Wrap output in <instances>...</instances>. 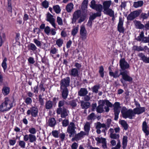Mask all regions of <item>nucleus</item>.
Masks as SVG:
<instances>
[{
	"label": "nucleus",
	"instance_id": "nucleus-1",
	"mask_svg": "<svg viewBox=\"0 0 149 149\" xmlns=\"http://www.w3.org/2000/svg\"><path fill=\"white\" fill-rule=\"evenodd\" d=\"M110 71L109 73V75L111 77H113L114 78L119 77L120 75L122 76V79L125 81H128L129 82H131L133 81V78L130 76L128 74L129 71H125L121 72L118 74V70H116L114 72L112 71V70L110 67L109 68Z\"/></svg>",
	"mask_w": 149,
	"mask_h": 149
},
{
	"label": "nucleus",
	"instance_id": "nucleus-2",
	"mask_svg": "<svg viewBox=\"0 0 149 149\" xmlns=\"http://www.w3.org/2000/svg\"><path fill=\"white\" fill-rule=\"evenodd\" d=\"M65 101L61 100L59 101L58 104V108L56 110V113L58 114L61 115V117L63 118H65L68 115L69 111L66 107H63Z\"/></svg>",
	"mask_w": 149,
	"mask_h": 149
},
{
	"label": "nucleus",
	"instance_id": "nucleus-3",
	"mask_svg": "<svg viewBox=\"0 0 149 149\" xmlns=\"http://www.w3.org/2000/svg\"><path fill=\"white\" fill-rule=\"evenodd\" d=\"M136 109H134L132 110L131 109H130L127 110L125 107H123L121 111L123 117L125 119L128 118L130 119H132L133 117H134L135 114H137Z\"/></svg>",
	"mask_w": 149,
	"mask_h": 149
},
{
	"label": "nucleus",
	"instance_id": "nucleus-4",
	"mask_svg": "<svg viewBox=\"0 0 149 149\" xmlns=\"http://www.w3.org/2000/svg\"><path fill=\"white\" fill-rule=\"evenodd\" d=\"M119 63L120 69L123 71H127L126 70L130 67V64L126 61L125 58H121L120 60Z\"/></svg>",
	"mask_w": 149,
	"mask_h": 149
},
{
	"label": "nucleus",
	"instance_id": "nucleus-5",
	"mask_svg": "<svg viewBox=\"0 0 149 149\" xmlns=\"http://www.w3.org/2000/svg\"><path fill=\"white\" fill-rule=\"evenodd\" d=\"M70 79L69 77L62 79L60 81V88H67L70 85Z\"/></svg>",
	"mask_w": 149,
	"mask_h": 149
},
{
	"label": "nucleus",
	"instance_id": "nucleus-6",
	"mask_svg": "<svg viewBox=\"0 0 149 149\" xmlns=\"http://www.w3.org/2000/svg\"><path fill=\"white\" fill-rule=\"evenodd\" d=\"M38 108L36 107H32L29 109L27 110L26 113L27 115H31V116L34 117L38 116Z\"/></svg>",
	"mask_w": 149,
	"mask_h": 149
},
{
	"label": "nucleus",
	"instance_id": "nucleus-7",
	"mask_svg": "<svg viewBox=\"0 0 149 149\" xmlns=\"http://www.w3.org/2000/svg\"><path fill=\"white\" fill-rule=\"evenodd\" d=\"M140 12L138 10H135L131 12L127 17L128 21H132L136 17H138L140 14Z\"/></svg>",
	"mask_w": 149,
	"mask_h": 149
},
{
	"label": "nucleus",
	"instance_id": "nucleus-8",
	"mask_svg": "<svg viewBox=\"0 0 149 149\" xmlns=\"http://www.w3.org/2000/svg\"><path fill=\"white\" fill-rule=\"evenodd\" d=\"M134 104L136 106V107L134 109H137V115H140L142 114L145 111L146 108L145 107H141L140 104L138 101L134 100Z\"/></svg>",
	"mask_w": 149,
	"mask_h": 149
},
{
	"label": "nucleus",
	"instance_id": "nucleus-9",
	"mask_svg": "<svg viewBox=\"0 0 149 149\" xmlns=\"http://www.w3.org/2000/svg\"><path fill=\"white\" fill-rule=\"evenodd\" d=\"M81 12L80 10H77L74 11L72 15V24L75 23L77 20L81 16Z\"/></svg>",
	"mask_w": 149,
	"mask_h": 149
},
{
	"label": "nucleus",
	"instance_id": "nucleus-10",
	"mask_svg": "<svg viewBox=\"0 0 149 149\" xmlns=\"http://www.w3.org/2000/svg\"><path fill=\"white\" fill-rule=\"evenodd\" d=\"M103 8L101 4H97L95 9H94L97 12L96 13H93V14L97 17H100L101 16V12Z\"/></svg>",
	"mask_w": 149,
	"mask_h": 149
},
{
	"label": "nucleus",
	"instance_id": "nucleus-11",
	"mask_svg": "<svg viewBox=\"0 0 149 149\" xmlns=\"http://www.w3.org/2000/svg\"><path fill=\"white\" fill-rule=\"evenodd\" d=\"M86 135V132L83 131H81L79 133L76 134L75 136L72 138L71 141H77L81 139V138H83L84 136Z\"/></svg>",
	"mask_w": 149,
	"mask_h": 149
},
{
	"label": "nucleus",
	"instance_id": "nucleus-12",
	"mask_svg": "<svg viewBox=\"0 0 149 149\" xmlns=\"http://www.w3.org/2000/svg\"><path fill=\"white\" fill-rule=\"evenodd\" d=\"M123 20L121 17H119V21L118 24L117 30L120 33H124L125 29L123 26Z\"/></svg>",
	"mask_w": 149,
	"mask_h": 149
},
{
	"label": "nucleus",
	"instance_id": "nucleus-13",
	"mask_svg": "<svg viewBox=\"0 0 149 149\" xmlns=\"http://www.w3.org/2000/svg\"><path fill=\"white\" fill-rule=\"evenodd\" d=\"M61 96L63 100H65L67 98L69 93L68 88H60Z\"/></svg>",
	"mask_w": 149,
	"mask_h": 149
},
{
	"label": "nucleus",
	"instance_id": "nucleus-14",
	"mask_svg": "<svg viewBox=\"0 0 149 149\" xmlns=\"http://www.w3.org/2000/svg\"><path fill=\"white\" fill-rule=\"evenodd\" d=\"M80 30V34L82 39L85 40L87 38V31L84 26H81Z\"/></svg>",
	"mask_w": 149,
	"mask_h": 149
},
{
	"label": "nucleus",
	"instance_id": "nucleus-15",
	"mask_svg": "<svg viewBox=\"0 0 149 149\" xmlns=\"http://www.w3.org/2000/svg\"><path fill=\"white\" fill-rule=\"evenodd\" d=\"M6 9L9 14L12 15L13 8L11 0H7V4L6 6Z\"/></svg>",
	"mask_w": 149,
	"mask_h": 149
},
{
	"label": "nucleus",
	"instance_id": "nucleus-16",
	"mask_svg": "<svg viewBox=\"0 0 149 149\" xmlns=\"http://www.w3.org/2000/svg\"><path fill=\"white\" fill-rule=\"evenodd\" d=\"M8 100H6L4 102L2 103L0 105V111L3 112L7 111V107L8 105Z\"/></svg>",
	"mask_w": 149,
	"mask_h": 149
},
{
	"label": "nucleus",
	"instance_id": "nucleus-17",
	"mask_svg": "<svg viewBox=\"0 0 149 149\" xmlns=\"http://www.w3.org/2000/svg\"><path fill=\"white\" fill-rule=\"evenodd\" d=\"M148 126L147 125L146 122L144 121L142 123V130L145 134L146 136H148L149 135V131L148 130Z\"/></svg>",
	"mask_w": 149,
	"mask_h": 149
},
{
	"label": "nucleus",
	"instance_id": "nucleus-18",
	"mask_svg": "<svg viewBox=\"0 0 149 149\" xmlns=\"http://www.w3.org/2000/svg\"><path fill=\"white\" fill-rule=\"evenodd\" d=\"M138 56L141 58L143 62L146 63H149V57H147L142 52L139 53L138 54Z\"/></svg>",
	"mask_w": 149,
	"mask_h": 149
},
{
	"label": "nucleus",
	"instance_id": "nucleus-19",
	"mask_svg": "<svg viewBox=\"0 0 149 149\" xmlns=\"http://www.w3.org/2000/svg\"><path fill=\"white\" fill-rule=\"evenodd\" d=\"M70 74L71 76L73 77H78L79 75V72L77 69L72 68L70 72Z\"/></svg>",
	"mask_w": 149,
	"mask_h": 149
},
{
	"label": "nucleus",
	"instance_id": "nucleus-20",
	"mask_svg": "<svg viewBox=\"0 0 149 149\" xmlns=\"http://www.w3.org/2000/svg\"><path fill=\"white\" fill-rule=\"evenodd\" d=\"M111 3L112 2L111 0L104 1L102 3L104 10H105L109 8L111 5Z\"/></svg>",
	"mask_w": 149,
	"mask_h": 149
},
{
	"label": "nucleus",
	"instance_id": "nucleus-21",
	"mask_svg": "<svg viewBox=\"0 0 149 149\" xmlns=\"http://www.w3.org/2000/svg\"><path fill=\"white\" fill-rule=\"evenodd\" d=\"M88 93V91L85 88H81L78 92V95L81 97L86 95Z\"/></svg>",
	"mask_w": 149,
	"mask_h": 149
},
{
	"label": "nucleus",
	"instance_id": "nucleus-22",
	"mask_svg": "<svg viewBox=\"0 0 149 149\" xmlns=\"http://www.w3.org/2000/svg\"><path fill=\"white\" fill-rule=\"evenodd\" d=\"M48 126L51 127H54L56 124L55 119L54 118H51L48 121Z\"/></svg>",
	"mask_w": 149,
	"mask_h": 149
},
{
	"label": "nucleus",
	"instance_id": "nucleus-23",
	"mask_svg": "<svg viewBox=\"0 0 149 149\" xmlns=\"http://www.w3.org/2000/svg\"><path fill=\"white\" fill-rule=\"evenodd\" d=\"M81 102V106L82 109H87L90 107L91 104L89 102H84L82 101Z\"/></svg>",
	"mask_w": 149,
	"mask_h": 149
},
{
	"label": "nucleus",
	"instance_id": "nucleus-24",
	"mask_svg": "<svg viewBox=\"0 0 149 149\" xmlns=\"http://www.w3.org/2000/svg\"><path fill=\"white\" fill-rule=\"evenodd\" d=\"M135 26L137 29H142L144 28V25L142 24L140 21L136 20Z\"/></svg>",
	"mask_w": 149,
	"mask_h": 149
},
{
	"label": "nucleus",
	"instance_id": "nucleus-25",
	"mask_svg": "<svg viewBox=\"0 0 149 149\" xmlns=\"http://www.w3.org/2000/svg\"><path fill=\"white\" fill-rule=\"evenodd\" d=\"M128 137L126 136H124L122 139V145L123 149H126L127 145Z\"/></svg>",
	"mask_w": 149,
	"mask_h": 149
},
{
	"label": "nucleus",
	"instance_id": "nucleus-26",
	"mask_svg": "<svg viewBox=\"0 0 149 149\" xmlns=\"http://www.w3.org/2000/svg\"><path fill=\"white\" fill-rule=\"evenodd\" d=\"M54 106L52 103V101L49 100L46 101L45 104V108L47 110L52 109Z\"/></svg>",
	"mask_w": 149,
	"mask_h": 149
},
{
	"label": "nucleus",
	"instance_id": "nucleus-27",
	"mask_svg": "<svg viewBox=\"0 0 149 149\" xmlns=\"http://www.w3.org/2000/svg\"><path fill=\"white\" fill-rule=\"evenodd\" d=\"M2 93L4 95H8L10 91V88L9 87L6 86H4L2 90Z\"/></svg>",
	"mask_w": 149,
	"mask_h": 149
},
{
	"label": "nucleus",
	"instance_id": "nucleus-28",
	"mask_svg": "<svg viewBox=\"0 0 149 149\" xmlns=\"http://www.w3.org/2000/svg\"><path fill=\"white\" fill-rule=\"evenodd\" d=\"M96 17H97L93 14L90 16L88 22V24L89 26L90 27H92L93 21L95 19Z\"/></svg>",
	"mask_w": 149,
	"mask_h": 149
},
{
	"label": "nucleus",
	"instance_id": "nucleus-29",
	"mask_svg": "<svg viewBox=\"0 0 149 149\" xmlns=\"http://www.w3.org/2000/svg\"><path fill=\"white\" fill-rule=\"evenodd\" d=\"M87 14L86 13L82 14L79 18L78 23H80L84 22L86 19Z\"/></svg>",
	"mask_w": 149,
	"mask_h": 149
},
{
	"label": "nucleus",
	"instance_id": "nucleus-30",
	"mask_svg": "<svg viewBox=\"0 0 149 149\" xmlns=\"http://www.w3.org/2000/svg\"><path fill=\"white\" fill-rule=\"evenodd\" d=\"M28 49L31 50L33 52L37 51V47L33 43H31L28 46Z\"/></svg>",
	"mask_w": 149,
	"mask_h": 149
},
{
	"label": "nucleus",
	"instance_id": "nucleus-31",
	"mask_svg": "<svg viewBox=\"0 0 149 149\" xmlns=\"http://www.w3.org/2000/svg\"><path fill=\"white\" fill-rule=\"evenodd\" d=\"M143 4V1H137L134 2L133 6L135 8H138L142 6Z\"/></svg>",
	"mask_w": 149,
	"mask_h": 149
},
{
	"label": "nucleus",
	"instance_id": "nucleus-32",
	"mask_svg": "<svg viewBox=\"0 0 149 149\" xmlns=\"http://www.w3.org/2000/svg\"><path fill=\"white\" fill-rule=\"evenodd\" d=\"M104 13L110 16L114 13V11L111 8L107 9L105 10H104Z\"/></svg>",
	"mask_w": 149,
	"mask_h": 149
},
{
	"label": "nucleus",
	"instance_id": "nucleus-33",
	"mask_svg": "<svg viewBox=\"0 0 149 149\" xmlns=\"http://www.w3.org/2000/svg\"><path fill=\"white\" fill-rule=\"evenodd\" d=\"M78 101L77 99H73L69 102V104L73 108H74L77 106V102Z\"/></svg>",
	"mask_w": 149,
	"mask_h": 149
},
{
	"label": "nucleus",
	"instance_id": "nucleus-34",
	"mask_svg": "<svg viewBox=\"0 0 149 149\" xmlns=\"http://www.w3.org/2000/svg\"><path fill=\"white\" fill-rule=\"evenodd\" d=\"M114 111H120L119 109L120 108V104L119 102H115L114 105Z\"/></svg>",
	"mask_w": 149,
	"mask_h": 149
},
{
	"label": "nucleus",
	"instance_id": "nucleus-35",
	"mask_svg": "<svg viewBox=\"0 0 149 149\" xmlns=\"http://www.w3.org/2000/svg\"><path fill=\"white\" fill-rule=\"evenodd\" d=\"M7 61V58L6 57H5L3 60L2 62L1 63V66L3 68L4 71L5 72L7 68L6 61Z\"/></svg>",
	"mask_w": 149,
	"mask_h": 149
},
{
	"label": "nucleus",
	"instance_id": "nucleus-36",
	"mask_svg": "<svg viewBox=\"0 0 149 149\" xmlns=\"http://www.w3.org/2000/svg\"><path fill=\"white\" fill-rule=\"evenodd\" d=\"M73 7V4L72 3H70L67 5L66 7V9L68 12L70 13L71 12Z\"/></svg>",
	"mask_w": 149,
	"mask_h": 149
},
{
	"label": "nucleus",
	"instance_id": "nucleus-37",
	"mask_svg": "<svg viewBox=\"0 0 149 149\" xmlns=\"http://www.w3.org/2000/svg\"><path fill=\"white\" fill-rule=\"evenodd\" d=\"M84 131L88 134L89 132L90 128V123L88 122H86L84 126Z\"/></svg>",
	"mask_w": 149,
	"mask_h": 149
},
{
	"label": "nucleus",
	"instance_id": "nucleus-38",
	"mask_svg": "<svg viewBox=\"0 0 149 149\" xmlns=\"http://www.w3.org/2000/svg\"><path fill=\"white\" fill-rule=\"evenodd\" d=\"M29 141L30 143H32L35 142L36 140V137L35 135L31 134H29Z\"/></svg>",
	"mask_w": 149,
	"mask_h": 149
},
{
	"label": "nucleus",
	"instance_id": "nucleus-39",
	"mask_svg": "<svg viewBox=\"0 0 149 149\" xmlns=\"http://www.w3.org/2000/svg\"><path fill=\"white\" fill-rule=\"evenodd\" d=\"M53 9L55 12L56 14L59 13L61 10L60 6L58 5L54 6H53Z\"/></svg>",
	"mask_w": 149,
	"mask_h": 149
},
{
	"label": "nucleus",
	"instance_id": "nucleus-40",
	"mask_svg": "<svg viewBox=\"0 0 149 149\" xmlns=\"http://www.w3.org/2000/svg\"><path fill=\"white\" fill-rule=\"evenodd\" d=\"M120 123L124 128L125 130H126L128 129V125L126 122L125 120H121Z\"/></svg>",
	"mask_w": 149,
	"mask_h": 149
},
{
	"label": "nucleus",
	"instance_id": "nucleus-41",
	"mask_svg": "<svg viewBox=\"0 0 149 149\" xmlns=\"http://www.w3.org/2000/svg\"><path fill=\"white\" fill-rule=\"evenodd\" d=\"M63 43V40L61 38H59L56 41V44L59 47H61Z\"/></svg>",
	"mask_w": 149,
	"mask_h": 149
},
{
	"label": "nucleus",
	"instance_id": "nucleus-42",
	"mask_svg": "<svg viewBox=\"0 0 149 149\" xmlns=\"http://www.w3.org/2000/svg\"><path fill=\"white\" fill-rule=\"evenodd\" d=\"M144 37V33L143 31H141L139 34V36L136 38L135 39L138 41H140L141 40H143V39Z\"/></svg>",
	"mask_w": 149,
	"mask_h": 149
},
{
	"label": "nucleus",
	"instance_id": "nucleus-43",
	"mask_svg": "<svg viewBox=\"0 0 149 149\" xmlns=\"http://www.w3.org/2000/svg\"><path fill=\"white\" fill-rule=\"evenodd\" d=\"M99 73L100 74V77L103 78L104 76V68L103 66L102 65L99 68Z\"/></svg>",
	"mask_w": 149,
	"mask_h": 149
},
{
	"label": "nucleus",
	"instance_id": "nucleus-44",
	"mask_svg": "<svg viewBox=\"0 0 149 149\" xmlns=\"http://www.w3.org/2000/svg\"><path fill=\"white\" fill-rule=\"evenodd\" d=\"M100 88V85H95L92 87L91 89L93 93H97L98 90Z\"/></svg>",
	"mask_w": 149,
	"mask_h": 149
},
{
	"label": "nucleus",
	"instance_id": "nucleus-45",
	"mask_svg": "<svg viewBox=\"0 0 149 149\" xmlns=\"http://www.w3.org/2000/svg\"><path fill=\"white\" fill-rule=\"evenodd\" d=\"M79 29L78 25L76 27L74 28L71 32V34L73 36H75L77 33Z\"/></svg>",
	"mask_w": 149,
	"mask_h": 149
},
{
	"label": "nucleus",
	"instance_id": "nucleus-46",
	"mask_svg": "<svg viewBox=\"0 0 149 149\" xmlns=\"http://www.w3.org/2000/svg\"><path fill=\"white\" fill-rule=\"evenodd\" d=\"M53 16L52 14H51L49 13H47V19L46 20L47 21L50 22L54 19V18H53Z\"/></svg>",
	"mask_w": 149,
	"mask_h": 149
},
{
	"label": "nucleus",
	"instance_id": "nucleus-47",
	"mask_svg": "<svg viewBox=\"0 0 149 149\" xmlns=\"http://www.w3.org/2000/svg\"><path fill=\"white\" fill-rule=\"evenodd\" d=\"M24 140H19L18 142V145L21 148H24L25 147L26 143Z\"/></svg>",
	"mask_w": 149,
	"mask_h": 149
},
{
	"label": "nucleus",
	"instance_id": "nucleus-48",
	"mask_svg": "<svg viewBox=\"0 0 149 149\" xmlns=\"http://www.w3.org/2000/svg\"><path fill=\"white\" fill-rule=\"evenodd\" d=\"M106 127V125L104 123H101L100 122H97L96 128V129H100L101 127L105 128Z\"/></svg>",
	"mask_w": 149,
	"mask_h": 149
},
{
	"label": "nucleus",
	"instance_id": "nucleus-49",
	"mask_svg": "<svg viewBox=\"0 0 149 149\" xmlns=\"http://www.w3.org/2000/svg\"><path fill=\"white\" fill-rule=\"evenodd\" d=\"M104 111L103 107L98 105L96 108V111L97 113H103Z\"/></svg>",
	"mask_w": 149,
	"mask_h": 149
},
{
	"label": "nucleus",
	"instance_id": "nucleus-50",
	"mask_svg": "<svg viewBox=\"0 0 149 149\" xmlns=\"http://www.w3.org/2000/svg\"><path fill=\"white\" fill-rule=\"evenodd\" d=\"M39 88L40 92H43L45 91V89L44 87V83L42 82H41L39 85Z\"/></svg>",
	"mask_w": 149,
	"mask_h": 149
},
{
	"label": "nucleus",
	"instance_id": "nucleus-51",
	"mask_svg": "<svg viewBox=\"0 0 149 149\" xmlns=\"http://www.w3.org/2000/svg\"><path fill=\"white\" fill-rule=\"evenodd\" d=\"M52 134L53 136L55 138H57L59 137V132L57 130L52 131Z\"/></svg>",
	"mask_w": 149,
	"mask_h": 149
},
{
	"label": "nucleus",
	"instance_id": "nucleus-52",
	"mask_svg": "<svg viewBox=\"0 0 149 149\" xmlns=\"http://www.w3.org/2000/svg\"><path fill=\"white\" fill-rule=\"evenodd\" d=\"M110 137L111 138L117 139L119 138V135L118 134L111 133Z\"/></svg>",
	"mask_w": 149,
	"mask_h": 149
},
{
	"label": "nucleus",
	"instance_id": "nucleus-53",
	"mask_svg": "<svg viewBox=\"0 0 149 149\" xmlns=\"http://www.w3.org/2000/svg\"><path fill=\"white\" fill-rule=\"evenodd\" d=\"M45 33L47 35L49 36V35L51 31V29L50 27L48 26H47L44 29Z\"/></svg>",
	"mask_w": 149,
	"mask_h": 149
},
{
	"label": "nucleus",
	"instance_id": "nucleus-54",
	"mask_svg": "<svg viewBox=\"0 0 149 149\" xmlns=\"http://www.w3.org/2000/svg\"><path fill=\"white\" fill-rule=\"evenodd\" d=\"M42 6L45 8H47L49 7V3L46 0L43 1L42 3Z\"/></svg>",
	"mask_w": 149,
	"mask_h": 149
},
{
	"label": "nucleus",
	"instance_id": "nucleus-55",
	"mask_svg": "<svg viewBox=\"0 0 149 149\" xmlns=\"http://www.w3.org/2000/svg\"><path fill=\"white\" fill-rule=\"evenodd\" d=\"M38 101L41 105L42 106L44 104V99L42 98V95L40 94L38 96Z\"/></svg>",
	"mask_w": 149,
	"mask_h": 149
},
{
	"label": "nucleus",
	"instance_id": "nucleus-56",
	"mask_svg": "<svg viewBox=\"0 0 149 149\" xmlns=\"http://www.w3.org/2000/svg\"><path fill=\"white\" fill-rule=\"evenodd\" d=\"M102 139V147L104 149H106L107 148L106 139L105 138Z\"/></svg>",
	"mask_w": 149,
	"mask_h": 149
},
{
	"label": "nucleus",
	"instance_id": "nucleus-57",
	"mask_svg": "<svg viewBox=\"0 0 149 149\" xmlns=\"http://www.w3.org/2000/svg\"><path fill=\"white\" fill-rule=\"evenodd\" d=\"M95 117V113H92L89 115L87 117V120H92L93 119H95L93 118Z\"/></svg>",
	"mask_w": 149,
	"mask_h": 149
},
{
	"label": "nucleus",
	"instance_id": "nucleus-58",
	"mask_svg": "<svg viewBox=\"0 0 149 149\" xmlns=\"http://www.w3.org/2000/svg\"><path fill=\"white\" fill-rule=\"evenodd\" d=\"M25 102L26 104L29 105L31 103L32 100L30 97H27L25 100Z\"/></svg>",
	"mask_w": 149,
	"mask_h": 149
},
{
	"label": "nucleus",
	"instance_id": "nucleus-59",
	"mask_svg": "<svg viewBox=\"0 0 149 149\" xmlns=\"http://www.w3.org/2000/svg\"><path fill=\"white\" fill-rule=\"evenodd\" d=\"M97 5L95 1V0H92L91 2L90 6L92 9H94Z\"/></svg>",
	"mask_w": 149,
	"mask_h": 149
},
{
	"label": "nucleus",
	"instance_id": "nucleus-60",
	"mask_svg": "<svg viewBox=\"0 0 149 149\" xmlns=\"http://www.w3.org/2000/svg\"><path fill=\"white\" fill-rule=\"evenodd\" d=\"M68 132H76L75 128L72 127H68L67 129Z\"/></svg>",
	"mask_w": 149,
	"mask_h": 149
},
{
	"label": "nucleus",
	"instance_id": "nucleus-61",
	"mask_svg": "<svg viewBox=\"0 0 149 149\" xmlns=\"http://www.w3.org/2000/svg\"><path fill=\"white\" fill-rule=\"evenodd\" d=\"M29 131L30 134H34L36 133V129L34 127L29 128Z\"/></svg>",
	"mask_w": 149,
	"mask_h": 149
},
{
	"label": "nucleus",
	"instance_id": "nucleus-62",
	"mask_svg": "<svg viewBox=\"0 0 149 149\" xmlns=\"http://www.w3.org/2000/svg\"><path fill=\"white\" fill-rule=\"evenodd\" d=\"M58 99L59 98L58 97H54L53 98L52 103L53 104L54 106H55L56 105Z\"/></svg>",
	"mask_w": 149,
	"mask_h": 149
},
{
	"label": "nucleus",
	"instance_id": "nucleus-63",
	"mask_svg": "<svg viewBox=\"0 0 149 149\" xmlns=\"http://www.w3.org/2000/svg\"><path fill=\"white\" fill-rule=\"evenodd\" d=\"M62 126L63 127H66L69 124V121L68 119L63 120L62 122Z\"/></svg>",
	"mask_w": 149,
	"mask_h": 149
},
{
	"label": "nucleus",
	"instance_id": "nucleus-64",
	"mask_svg": "<svg viewBox=\"0 0 149 149\" xmlns=\"http://www.w3.org/2000/svg\"><path fill=\"white\" fill-rule=\"evenodd\" d=\"M57 20L58 24L59 25L61 26L63 25L62 19L60 17L58 16L57 17Z\"/></svg>",
	"mask_w": 149,
	"mask_h": 149
}]
</instances>
